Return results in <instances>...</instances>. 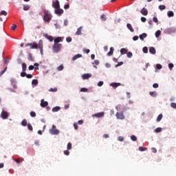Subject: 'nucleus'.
<instances>
[{"instance_id": "obj_1", "label": "nucleus", "mask_w": 176, "mask_h": 176, "mask_svg": "<svg viewBox=\"0 0 176 176\" xmlns=\"http://www.w3.org/2000/svg\"><path fill=\"white\" fill-rule=\"evenodd\" d=\"M28 46L30 47V49H39L41 56L43 55V41L42 40H40L38 43L35 42L28 43L25 45V47H28Z\"/></svg>"}, {"instance_id": "obj_2", "label": "nucleus", "mask_w": 176, "mask_h": 176, "mask_svg": "<svg viewBox=\"0 0 176 176\" xmlns=\"http://www.w3.org/2000/svg\"><path fill=\"white\" fill-rule=\"evenodd\" d=\"M44 16H43V21L46 23H50V20H52L53 16H52V14H50V12L47 10H43Z\"/></svg>"}, {"instance_id": "obj_3", "label": "nucleus", "mask_w": 176, "mask_h": 176, "mask_svg": "<svg viewBox=\"0 0 176 176\" xmlns=\"http://www.w3.org/2000/svg\"><path fill=\"white\" fill-rule=\"evenodd\" d=\"M63 47V44H54L52 50L54 53H58Z\"/></svg>"}, {"instance_id": "obj_4", "label": "nucleus", "mask_w": 176, "mask_h": 176, "mask_svg": "<svg viewBox=\"0 0 176 176\" xmlns=\"http://www.w3.org/2000/svg\"><path fill=\"white\" fill-rule=\"evenodd\" d=\"M50 133L52 135H58V134H60V131L56 129L55 125H52V128L50 130Z\"/></svg>"}, {"instance_id": "obj_5", "label": "nucleus", "mask_w": 176, "mask_h": 176, "mask_svg": "<svg viewBox=\"0 0 176 176\" xmlns=\"http://www.w3.org/2000/svg\"><path fill=\"white\" fill-rule=\"evenodd\" d=\"M174 32H176L175 28H168L164 30L165 34H174Z\"/></svg>"}, {"instance_id": "obj_6", "label": "nucleus", "mask_w": 176, "mask_h": 176, "mask_svg": "<svg viewBox=\"0 0 176 176\" xmlns=\"http://www.w3.org/2000/svg\"><path fill=\"white\" fill-rule=\"evenodd\" d=\"M1 118H2L3 120H6L9 118V113H8L5 110H2L1 113L0 115Z\"/></svg>"}, {"instance_id": "obj_7", "label": "nucleus", "mask_w": 176, "mask_h": 176, "mask_svg": "<svg viewBox=\"0 0 176 176\" xmlns=\"http://www.w3.org/2000/svg\"><path fill=\"white\" fill-rule=\"evenodd\" d=\"M105 116L104 112H100V113H96L92 116V118H104Z\"/></svg>"}, {"instance_id": "obj_8", "label": "nucleus", "mask_w": 176, "mask_h": 176, "mask_svg": "<svg viewBox=\"0 0 176 176\" xmlns=\"http://www.w3.org/2000/svg\"><path fill=\"white\" fill-rule=\"evenodd\" d=\"M116 116L117 119H120L121 120L124 119V114H123V112H117Z\"/></svg>"}, {"instance_id": "obj_9", "label": "nucleus", "mask_w": 176, "mask_h": 176, "mask_svg": "<svg viewBox=\"0 0 176 176\" xmlns=\"http://www.w3.org/2000/svg\"><path fill=\"white\" fill-rule=\"evenodd\" d=\"M52 8H54V9H58L60 8V1H58V0L52 1Z\"/></svg>"}, {"instance_id": "obj_10", "label": "nucleus", "mask_w": 176, "mask_h": 176, "mask_svg": "<svg viewBox=\"0 0 176 176\" xmlns=\"http://www.w3.org/2000/svg\"><path fill=\"white\" fill-rule=\"evenodd\" d=\"M54 12L56 14H58V16H61V14L64 13V10L60 8L55 9Z\"/></svg>"}, {"instance_id": "obj_11", "label": "nucleus", "mask_w": 176, "mask_h": 176, "mask_svg": "<svg viewBox=\"0 0 176 176\" xmlns=\"http://www.w3.org/2000/svg\"><path fill=\"white\" fill-rule=\"evenodd\" d=\"M10 82L13 89H17V82H16V80H14V78H11Z\"/></svg>"}, {"instance_id": "obj_12", "label": "nucleus", "mask_w": 176, "mask_h": 176, "mask_svg": "<svg viewBox=\"0 0 176 176\" xmlns=\"http://www.w3.org/2000/svg\"><path fill=\"white\" fill-rule=\"evenodd\" d=\"M89 78H91V74H84L82 75V79L83 80H86V79H89Z\"/></svg>"}, {"instance_id": "obj_13", "label": "nucleus", "mask_w": 176, "mask_h": 176, "mask_svg": "<svg viewBox=\"0 0 176 176\" xmlns=\"http://www.w3.org/2000/svg\"><path fill=\"white\" fill-rule=\"evenodd\" d=\"M47 105H49V103L45 101L43 99H42L41 102V107H42V108H45L47 107Z\"/></svg>"}, {"instance_id": "obj_14", "label": "nucleus", "mask_w": 176, "mask_h": 176, "mask_svg": "<svg viewBox=\"0 0 176 176\" xmlns=\"http://www.w3.org/2000/svg\"><path fill=\"white\" fill-rule=\"evenodd\" d=\"M60 42H63L61 37H57L54 40V44H60Z\"/></svg>"}, {"instance_id": "obj_15", "label": "nucleus", "mask_w": 176, "mask_h": 176, "mask_svg": "<svg viewBox=\"0 0 176 176\" xmlns=\"http://www.w3.org/2000/svg\"><path fill=\"white\" fill-rule=\"evenodd\" d=\"M140 13H142L143 16H148V10L145 8H143L140 11Z\"/></svg>"}, {"instance_id": "obj_16", "label": "nucleus", "mask_w": 176, "mask_h": 176, "mask_svg": "<svg viewBox=\"0 0 176 176\" xmlns=\"http://www.w3.org/2000/svg\"><path fill=\"white\" fill-rule=\"evenodd\" d=\"M83 29V28L82 26H80V28H78L77 29V31L76 32V35H82V30Z\"/></svg>"}, {"instance_id": "obj_17", "label": "nucleus", "mask_w": 176, "mask_h": 176, "mask_svg": "<svg viewBox=\"0 0 176 176\" xmlns=\"http://www.w3.org/2000/svg\"><path fill=\"white\" fill-rule=\"evenodd\" d=\"M146 36H148V34H146V33H143L139 36V38L141 41H144Z\"/></svg>"}, {"instance_id": "obj_18", "label": "nucleus", "mask_w": 176, "mask_h": 176, "mask_svg": "<svg viewBox=\"0 0 176 176\" xmlns=\"http://www.w3.org/2000/svg\"><path fill=\"white\" fill-rule=\"evenodd\" d=\"M149 53H151V54H156V50L155 49V47H151L149 48Z\"/></svg>"}, {"instance_id": "obj_19", "label": "nucleus", "mask_w": 176, "mask_h": 176, "mask_svg": "<svg viewBox=\"0 0 176 176\" xmlns=\"http://www.w3.org/2000/svg\"><path fill=\"white\" fill-rule=\"evenodd\" d=\"M126 27H127L128 30H129V31H131V32H134V29L133 28V26H131V24L127 23Z\"/></svg>"}, {"instance_id": "obj_20", "label": "nucleus", "mask_w": 176, "mask_h": 176, "mask_svg": "<svg viewBox=\"0 0 176 176\" xmlns=\"http://www.w3.org/2000/svg\"><path fill=\"white\" fill-rule=\"evenodd\" d=\"M80 57H82V54H78L75 55L74 56H73L72 60H73V61H75V60H78V58H80Z\"/></svg>"}, {"instance_id": "obj_21", "label": "nucleus", "mask_w": 176, "mask_h": 176, "mask_svg": "<svg viewBox=\"0 0 176 176\" xmlns=\"http://www.w3.org/2000/svg\"><path fill=\"white\" fill-rule=\"evenodd\" d=\"M120 83L119 82H112L110 84V86H111L112 87H118V86H120Z\"/></svg>"}, {"instance_id": "obj_22", "label": "nucleus", "mask_w": 176, "mask_h": 176, "mask_svg": "<svg viewBox=\"0 0 176 176\" xmlns=\"http://www.w3.org/2000/svg\"><path fill=\"white\" fill-rule=\"evenodd\" d=\"M114 50L113 47H110V51L107 53V56H112Z\"/></svg>"}, {"instance_id": "obj_23", "label": "nucleus", "mask_w": 176, "mask_h": 176, "mask_svg": "<svg viewBox=\"0 0 176 176\" xmlns=\"http://www.w3.org/2000/svg\"><path fill=\"white\" fill-rule=\"evenodd\" d=\"M22 71L23 72H25L27 71V64L25 63H22Z\"/></svg>"}, {"instance_id": "obj_24", "label": "nucleus", "mask_w": 176, "mask_h": 176, "mask_svg": "<svg viewBox=\"0 0 176 176\" xmlns=\"http://www.w3.org/2000/svg\"><path fill=\"white\" fill-rule=\"evenodd\" d=\"M60 109H61V108L58 106L55 107L52 109V112H58V111H60Z\"/></svg>"}, {"instance_id": "obj_25", "label": "nucleus", "mask_w": 176, "mask_h": 176, "mask_svg": "<svg viewBox=\"0 0 176 176\" xmlns=\"http://www.w3.org/2000/svg\"><path fill=\"white\" fill-rule=\"evenodd\" d=\"M149 94H150V96H151V97H157V93L156 91H150Z\"/></svg>"}, {"instance_id": "obj_26", "label": "nucleus", "mask_w": 176, "mask_h": 176, "mask_svg": "<svg viewBox=\"0 0 176 176\" xmlns=\"http://www.w3.org/2000/svg\"><path fill=\"white\" fill-rule=\"evenodd\" d=\"M127 52H128L127 49H126V48H122L120 50L121 54H126Z\"/></svg>"}, {"instance_id": "obj_27", "label": "nucleus", "mask_w": 176, "mask_h": 176, "mask_svg": "<svg viewBox=\"0 0 176 176\" xmlns=\"http://www.w3.org/2000/svg\"><path fill=\"white\" fill-rule=\"evenodd\" d=\"M167 14L168 17H174V12L173 11H168Z\"/></svg>"}, {"instance_id": "obj_28", "label": "nucleus", "mask_w": 176, "mask_h": 176, "mask_svg": "<svg viewBox=\"0 0 176 176\" xmlns=\"http://www.w3.org/2000/svg\"><path fill=\"white\" fill-rule=\"evenodd\" d=\"M163 119V114H160L157 118V122H160Z\"/></svg>"}, {"instance_id": "obj_29", "label": "nucleus", "mask_w": 176, "mask_h": 176, "mask_svg": "<svg viewBox=\"0 0 176 176\" xmlns=\"http://www.w3.org/2000/svg\"><path fill=\"white\" fill-rule=\"evenodd\" d=\"M100 19L102 20V21H107V16H105V14H102L100 16Z\"/></svg>"}, {"instance_id": "obj_30", "label": "nucleus", "mask_w": 176, "mask_h": 176, "mask_svg": "<svg viewBox=\"0 0 176 176\" xmlns=\"http://www.w3.org/2000/svg\"><path fill=\"white\" fill-rule=\"evenodd\" d=\"M148 148L146 147H142V146H140L139 147V151H140V152H144V151H147Z\"/></svg>"}, {"instance_id": "obj_31", "label": "nucleus", "mask_w": 176, "mask_h": 176, "mask_svg": "<svg viewBox=\"0 0 176 176\" xmlns=\"http://www.w3.org/2000/svg\"><path fill=\"white\" fill-rule=\"evenodd\" d=\"M57 71H63L64 69V65H60L56 68Z\"/></svg>"}, {"instance_id": "obj_32", "label": "nucleus", "mask_w": 176, "mask_h": 176, "mask_svg": "<svg viewBox=\"0 0 176 176\" xmlns=\"http://www.w3.org/2000/svg\"><path fill=\"white\" fill-rule=\"evenodd\" d=\"M0 16H8V12L5 10H2L1 12H0Z\"/></svg>"}, {"instance_id": "obj_33", "label": "nucleus", "mask_w": 176, "mask_h": 176, "mask_svg": "<svg viewBox=\"0 0 176 176\" xmlns=\"http://www.w3.org/2000/svg\"><path fill=\"white\" fill-rule=\"evenodd\" d=\"M160 34H162V32L160 30H157L156 32H155V37L156 38H159V36H160Z\"/></svg>"}, {"instance_id": "obj_34", "label": "nucleus", "mask_w": 176, "mask_h": 176, "mask_svg": "<svg viewBox=\"0 0 176 176\" xmlns=\"http://www.w3.org/2000/svg\"><path fill=\"white\" fill-rule=\"evenodd\" d=\"M71 149H72V144L71 142H69L67 144V150L71 151Z\"/></svg>"}, {"instance_id": "obj_35", "label": "nucleus", "mask_w": 176, "mask_h": 176, "mask_svg": "<svg viewBox=\"0 0 176 176\" xmlns=\"http://www.w3.org/2000/svg\"><path fill=\"white\" fill-rule=\"evenodd\" d=\"M49 91H52V93H56V91H57V87L50 88L49 89Z\"/></svg>"}, {"instance_id": "obj_36", "label": "nucleus", "mask_w": 176, "mask_h": 176, "mask_svg": "<svg viewBox=\"0 0 176 176\" xmlns=\"http://www.w3.org/2000/svg\"><path fill=\"white\" fill-rule=\"evenodd\" d=\"M28 129L30 131H32L34 130V128L32 127V125H31V124H28Z\"/></svg>"}, {"instance_id": "obj_37", "label": "nucleus", "mask_w": 176, "mask_h": 176, "mask_svg": "<svg viewBox=\"0 0 176 176\" xmlns=\"http://www.w3.org/2000/svg\"><path fill=\"white\" fill-rule=\"evenodd\" d=\"M30 9V6L28 5H23V10L27 11Z\"/></svg>"}, {"instance_id": "obj_38", "label": "nucleus", "mask_w": 176, "mask_h": 176, "mask_svg": "<svg viewBox=\"0 0 176 176\" xmlns=\"http://www.w3.org/2000/svg\"><path fill=\"white\" fill-rule=\"evenodd\" d=\"M168 68H169L170 71H172V70H173V68H174V64H173V63H169V64H168Z\"/></svg>"}, {"instance_id": "obj_39", "label": "nucleus", "mask_w": 176, "mask_h": 176, "mask_svg": "<svg viewBox=\"0 0 176 176\" xmlns=\"http://www.w3.org/2000/svg\"><path fill=\"white\" fill-rule=\"evenodd\" d=\"M21 124H22L23 126H27V120H25V119L23 120V121L21 122Z\"/></svg>"}, {"instance_id": "obj_40", "label": "nucleus", "mask_w": 176, "mask_h": 176, "mask_svg": "<svg viewBox=\"0 0 176 176\" xmlns=\"http://www.w3.org/2000/svg\"><path fill=\"white\" fill-rule=\"evenodd\" d=\"M32 84L34 85L35 86H36V85H38V80H36V79L32 80Z\"/></svg>"}, {"instance_id": "obj_41", "label": "nucleus", "mask_w": 176, "mask_h": 176, "mask_svg": "<svg viewBox=\"0 0 176 176\" xmlns=\"http://www.w3.org/2000/svg\"><path fill=\"white\" fill-rule=\"evenodd\" d=\"M159 9H160V10H164V9H166V6H164V5H160V6H159Z\"/></svg>"}, {"instance_id": "obj_42", "label": "nucleus", "mask_w": 176, "mask_h": 176, "mask_svg": "<svg viewBox=\"0 0 176 176\" xmlns=\"http://www.w3.org/2000/svg\"><path fill=\"white\" fill-rule=\"evenodd\" d=\"M30 116H32V118H35V116H36V113H35V111H31Z\"/></svg>"}, {"instance_id": "obj_43", "label": "nucleus", "mask_w": 176, "mask_h": 176, "mask_svg": "<svg viewBox=\"0 0 176 176\" xmlns=\"http://www.w3.org/2000/svg\"><path fill=\"white\" fill-rule=\"evenodd\" d=\"M16 28H17V25L13 23L12 26L11 27V30H12V31H14V30H16Z\"/></svg>"}, {"instance_id": "obj_44", "label": "nucleus", "mask_w": 176, "mask_h": 176, "mask_svg": "<svg viewBox=\"0 0 176 176\" xmlns=\"http://www.w3.org/2000/svg\"><path fill=\"white\" fill-rule=\"evenodd\" d=\"M6 69H8V67H5V69L0 72V76H2V75L6 72Z\"/></svg>"}, {"instance_id": "obj_45", "label": "nucleus", "mask_w": 176, "mask_h": 176, "mask_svg": "<svg viewBox=\"0 0 176 176\" xmlns=\"http://www.w3.org/2000/svg\"><path fill=\"white\" fill-rule=\"evenodd\" d=\"M153 21H154V23H156L157 24V23H159V20L157 19V17L154 16L153 18Z\"/></svg>"}, {"instance_id": "obj_46", "label": "nucleus", "mask_w": 176, "mask_h": 176, "mask_svg": "<svg viewBox=\"0 0 176 176\" xmlns=\"http://www.w3.org/2000/svg\"><path fill=\"white\" fill-rule=\"evenodd\" d=\"M47 38L48 39V41H49L50 42H53V36H47Z\"/></svg>"}, {"instance_id": "obj_47", "label": "nucleus", "mask_w": 176, "mask_h": 176, "mask_svg": "<svg viewBox=\"0 0 176 176\" xmlns=\"http://www.w3.org/2000/svg\"><path fill=\"white\" fill-rule=\"evenodd\" d=\"M171 108H173L174 109H176V103L175 102H172L170 104Z\"/></svg>"}, {"instance_id": "obj_48", "label": "nucleus", "mask_w": 176, "mask_h": 176, "mask_svg": "<svg viewBox=\"0 0 176 176\" xmlns=\"http://www.w3.org/2000/svg\"><path fill=\"white\" fill-rule=\"evenodd\" d=\"M131 139L132 141H137V136L131 135Z\"/></svg>"}, {"instance_id": "obj_49", "label": "nucleus", "mask_w": 176, "mask_h": 176, "mask_svg": "<svg viewBox=\"0 0 176 176\" xmlns=\"http://www.w3.org/2000/svg\"><path fill=\"white\" fill-rule=\"evenodd\" d=\"M66 41L69 43V42H72V38L71 37H67L66 38Z\"/></svg>"}, {"instance_id": "obj_50", "label": "nucleus", "mask_w": 176, "mask_h": 176, "mask_svg": "<svg viewBox=\"0 0 176 176\" xmlns=\"http://www.w3.org/2000/svg\"><path fill=\"white\" fill-rule=\"evenodd\" d=\"M155 131L156 133H160V132H162V128L158 127V128L155 129Z\"/></svg>"}, {"instance_id": "obj_51", "label": "nucleus", "mask_w": 176, "mask_h": 176, "mask_svg": "<svg viewBox=\"0 0 176 176\" xmlns=\"http://www.w3.org/2000/svg\"><path fill=\"white\" fill-rule=\"evenodd\" d=\"M142 50H143V53H148V47H144Z\"/></svg>"}, {"instance_id": "obj_52", "label": "nucleus", "mask_w": 176, "mask_h": 176, "mask_svg": "<svg viewBox=\"0 0 176 176\" xmlns=\"http://www.w3.org/2000/svg\"><path fill=\"white\" fill-rule=\"evenodd\" d=\"M80 91L82 93H86V92H87V88H81Z\"/></svg>"}, {"instance_id": "obj_53", "label": "nucleus", "mask_w": 176, "mask_h": 176, "mask_svg": "<svg viewBox=\"0 0 176 176\" xmlns=\"http://www.w3.org/2000/svg\"><path fill=\"white\" fill-rule=\"evenodd\" d=\"M26 76H27V73H25V72H23L21 73V76L22 78H24Z\"/></svg>"}, {"instance_id": "obj_54", "label": "nucleus", "mask_w": 176, "mask_h": 176, "mask_svg": "<svg viewBox=\"0 0 176 176\" xmlns=\"http://www.w3.org/2000/svg\"><path fill=\"white\" fill-rule=\"evenodd\" d=\"M127 57H128L129 58H131V57H133V53H131V52H128V53H127Z\"/></svg>"}, {"instance_id": "obj_55", "label": "nucleus", "mask_w": 176, "mask_h": 176, "mask_svg": "<svg viewBox=\"0 0 176 176\" xmlns=\"http://www.w3.org/2000/svg\"><path fill=\"white\" fill-rule=\"evenodd\" d=\"M118 141H120L121 142H122V141H124V138L122 136L118 137Z\"/></svg>"}, {"instance_id": "obj_56", "label": "nucleus", "mask_w": 176, "mask_h": 176, "mask_svg": "<svg viewBox=\"0 0 176 176\" xmlns=\"http://www.w3.org/2000/svg\"><path fill=\"white\" fill-rule=\"evenodd\" d=\"M102 85H104V82H102V81H99V82H98V86L99 87H101V86H102Z\"/></svg>"}, {"instance_id": "obj_57", "label": "nucleus", "mask_w": 176, "mask_h": 176, "mask_svg": "<svg viewBox=\"0 0 176 176\" xmlns=\"http://www.w3.org/2000/svg\"><path fill=\"white\" fill-rule=\"evenodd\" d=\"M153 87L154 89H157V87H159V84H157V83H154V84L153 85Z\"/></svg>"}, {"instance_id": "obj_58", "label": "nucleus", "mask_w": 176, "mask_h": 176, "mask_svg": "<svg viewBox=\"0 0 176 176\" xmlns=\"http://www.w3.org/2000/svg\"><path fill=\"white\" fill-rule=\"evenodd\" d=\"M34 66L36 67H34V69H39V67H39L38 63H34Z\"/></svg>"}, {"instance_id": "obj_59", "label": "nucleus", "mask_w": 176, "mask_h": 176, "mask_svg": "<svg viewBox=\"0 0 176 176\" xmlns=\"http://www.w3.org/2000/svg\"><path fill=\"white\" fill-rule=\"evenodd\" d=\"M156 68H157V69H162V65H160V64H157V65H156Z\"/></svg>"}, {"instance_id": "obj_60", "label": "nucleus", "mask_w": 176, "mask_h": 176, "mask_svg": "<svg viewBox=\"0 0 176 176\" xmlns=\"http://www.w3.org/2000/svg\"><path fill=\"white\" fill-rule=\"evenodd\" d=\"M74 127L75 130H78V124L74 123Z\"/></svg>"}, {"instance_id": "obj_61", "label": "nucleus", "mask_w": 176, "mask_h": 176, "mask_svg": "<svg viewBox=\"0 0 176 176\" xmlns=\"http://www.w3.org/2000/svg\"><path fill=\"white\" fill-rule=\"evenodd\" d=\"M120 65H123V62H119L116 67H120Z\"/></svg>"}, {"instance_id": "obj_62", "label": "nucleus", "mask_w": 176, "mask_h": 176, "mask_svg": "<svg viewBox=\"0 0 176 176\" xmlns=\"http://www.w3.org/2000/svg\"><path fill=\"white\" fill-rule=\"evenodd\" d=\"M28 68L30 71H32V69H34V68L35 67H34V65H30Z\"/></svg>"}, {"instance_id": "obj_63", "label": "nucleus", "mask_w": 176, "mask_h": 176, "mask_svg": "<svg viewBox=\"0 0 176 176\" xmlns=\"http://www.w3.org/2000/svg\"><path fill=\"white\" fill-rule=\"evenodd\" d=\"M26 78H28V79H31V78H32V74H26Z\"/></svg>"}, {"instance_id": "obj_64", "label": "nucleus", "mask_w": 176, "mask_h": 176, "mask_svg": "<svg viewBox=\"0 0 176 176\" xmlns=\"http://www.w3.org/2000/svg\"><path fill=\"white\" fill-rule=\"evenodd\" d=\"M133 41H138V36H134L133 37Z\"/></svg>"}]
</instances>
